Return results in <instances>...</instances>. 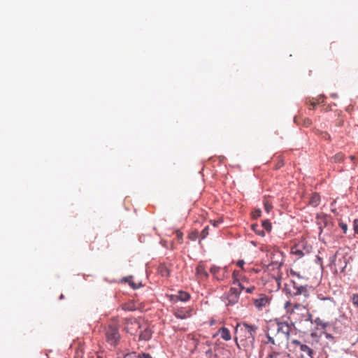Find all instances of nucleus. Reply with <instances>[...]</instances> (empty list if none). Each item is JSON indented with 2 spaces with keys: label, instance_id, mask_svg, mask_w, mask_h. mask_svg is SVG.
I'll use <instances>...</instances> for the list:
<instances>
[{
  "label": "nucleus",
  "instance_id": "9d476101",
  "mask_svg": "<svg viewBox=\"0 0 358 358\" xmlns=\"http://www.w3.org/2000/svg\"><path fill=\"white\" fill-rule=\"evenodd\" d=\"M196 277L198 281H203L208 279V273L203 264H199L196 268Z\"/></svg>",
  "mask_w": 358,
  "mask_h": 358
},
{
  "label": "nucleus",
  "instance_id": "de8ad7c7",
  "mask_svg": "<svg viewBox=\"0 0 358 358\" xmlns=\"http://www.w3.org/2000/svg\"><path fill=\"white\" fill-rule=\"evenodd\" d=\"M96 358H103V357L101 356H97Z\"/></svg>",
  "mask_w": 358,
  "mask_h": 358
},
{
  "label": "nucleus",
  "instance_id": "20e7f679",
  "mask_svg": "<svg viewBox=\"0 0 358 358\" xmlns=\"http://www.w3.org/2000/svg\"><path fill=\"white\" fill-rule=\"evenodd\" d=\"M119 329L120 326L116 322H111L105 328L106 341L113 347H115L120 340Z\"/></svg>",
  "mask_w": 358,
  "mask_h": 358
},
{
  "label": "nucleus",
  "instance_id": "37998d69",
  "mask_svg": "<svg viewBox=\"0 0 358 358\" xmlns=\"http://www.w3.org/2000/svg\"><path fill=\"white\" fill-rule=\"evenodd\" d=\"M338 126H342L343 124V120H339L338 122L336 123Z\"/></svg>",
  "mask_w": 358,
  "mask_h": 358
},
{
  "label": "nucleus",
  "instance_id": "c03bdc74",
  "mask_svg": "<svg viewBox=\"0 0 358 358\" xmlns=\"http://www.w3.org/2000/svg\"><path fill=\"white\" fill-rule=\"evenodd\" d=\"M350 158L352 161H354L355 159V157L354 155H351Z\"/></svg>",
  "mask_w": 358,
  "mask_h": 358
},
{
  "label": "nucleus",
  "instance_id": "c9c22d12",
  "mask_svg": "<svg viewBox=\"0 0 358 358\" xmlns=\"http://www.w3.org/2000/svg\"><path fill=\"white\" fill-rule=\"evenodd\" d=\"M236 265L238 266H239L242 271H244V265H245V262L244 260L243 259H240V260H238L237 262H236Z\"/></svg>",
  "mask_w": 358,
  "mask_h": 358
},
{
  "label": "nucleus",
  "instance_id": "39448f33",
  "mask_svg": "<svg viewBox=\"0 0 358 358\" xmlns=\"http://www.w3.org/2000/svg\"><path fill=\"white\" fill-rule=\"evenodd\" d=\"M292 343L295 346L296 351L300 352L301 358H313V350L306 344L302 343L298 340H293Z\"/></svg>",
  "mask_w": 358,
  "mask_h": 358
},
{
  "label": "nucleus",
  "instance_id": "7ed1b4c3",
  "mask_svg": "<svg viewBox=\"0 0 358 358\" xmlns=\"http://www.w3.org/2000/svg\"><path fill=\"white\" fill-rule=\"evenodd\" d=\"M257 327L250 325L247 323H238L234 332V339L238 346V341L244 342V345H252L255 341V336Z\"/></svg>",
  "mask_w": 358,
  "mask_h": 358
},
{
  "label": "nucleus",
  "instance_id": "1a4fd4ad",
  "mask_svg": "<svg viewBox=\"0 0 358 358\" xmlns=\"http://www.w3.org/2000/svg\"><path fill=\"white\" fill-rule=\"evenodd\" d=\"M141 327V331L139 335V340L149 341L152 338V331L146 322H143Z\"/></svg>",
  "mask_w": 358,
  "mask_h": 358
},
{
  "label": "nucleus",
  "instance_id": "a878e982",
  "mask_svg": "<svg viewBox=\"0 0 358 358\" xmlns=\"http://www.w3.org/2000/svg\"><path fill=\"white\" fill-rule=\"evenodd\" d=\"M324 101V96H320L316 101H310V104L313 106H316L320 103H322Z\"/></svg>",
  "mask_w": 358,
  "mask_h": 358
},
{
  "label": "nucleus",
  "instance_id": "393cba45",
  "mask_svg": "<svg viewBox=\"0 0 358 358\" xmlns=\"http://www.w3.org/2000/svg\"><path fill=\"white\" fill-rule=\"evenodd\" d=\"M264 209L267 213H269L273 208L272 204L266 199L264 200Z\"/></svg>",
  "mask_w": 358,
  "mask_h": 358
},
{
  "label": "nucleus",
  "instance_id": "473e14b6",
  "mask_svg": "<svg viewBox=\"0 0 358 358\" xmlns=\"http://www.w3.org/2000/svg\"><path fill=\"white\" fill-rule=\"evenodd\" d=\"M292 252L294 255H299L300 257L303 256V253L302 252L301 250H299L298 248H292Z\"/></svg>",
  "mask_w": 358,
  "mask_h": 358
},
{
  "label": "nucleus",
  "instance_id": "ddd939ff",
  "mask_svg": "<svg viewBox=\"0 0 358 358\" xmlns=\"http://www.w3.org/2000/svg\"><path fill=\"white\" fill-rule=\"evenodd\" d=\"M191 312L190 309L178 308L174 311V315L178 319L184 320L191 316Z\"/></svg>",
  "mask_w": 358,
  "mask_h": 358
},
{
  "label": "nucleus",
  "instance_id": "f03ea898",
  "mask_svg": "<svg viewBox=\"0 0 358 358\" xmlns=\"http://www.w3.org/2000/svg\"><path fill=\"white\" fill-rule=\"evenodd\" d=\"M266 344L276 347L286 344L289 337L291 327L287 322L277 320L270 321L267 324Z\"/></svg>",
  "mask_w": 358,
  "mask_h": 358
},
{
  "label": "nucleus",
  "instance_id": "4468645a",
  "mask_svg": "<svg viewBox=\"0 0 358 358\" xmlns=\"http://www.w3.org/2000/svg\"><path fill=\"white\" fill-rule=\"evenodd\" d=\"M317 224L320 226V234L323 231V227H326L328 225H331V222L329 220V219L326 217H317Z\"/></svg>",
  "mask_w": 358,
  "mask_h": 358
},
{
  "label": "nucleus",
  "instance_id": "2f4dec72",
  "mask_svg": "<svg viewBox=\"0 0 358 358\" xmlns=\"http://www.w3.org/2000/svg\"><path fill=\"white\" fill-rule=\"evenodd\" d=\"M122 308L124 310H134L135 309L134 304L131 303H125L122 306Z\"/></svg>",
  "mask_w": 358,
  "mask_h": 358
},
{
  "label": "nucleus",
  "instance_id": "f704fd0d",
  "mask_svg": "<svg viewBox=\"0 0 358 358\" xmlns=\"http://www.w3.org/2000/svg\"><path fill=\"white\" fill-rule=\"evenodd\" d=\"M312 124V121L309 118H305L303 120V125L306 127H308Z\"/></svg>",
  "mask_w": 358,
  "mask_h": 358
},
{
  "label": "nucleus",
  "instance_id": "bb28decb",
  "mask_svg": "<svg viewBox=\"0 0 358 358\" xmlns=\"http://www.w3.org/2000/svg\"><path fill=\"white\" fill-rule=\"evenodd\" d=\"M209 227L206 226L201 232L200 237L201 239L205 238L208 235Z\"/></svg>",
  "mask_w": 358,
  "mask_h": 358
},
{
  "label": "nucleus",
  "instance_id": "a19ab883",
  "mask_svg": "<svg viewBox=\"0 0 358 358\" xmlns=\"http://www.w3.org/2000/svg\"><path fill=\"white\" fill-rule=\"evenodd\" d=\"M261 215V210L259 209H257L256 210L255 212H254V214H253V216L255 217H259Z\"/></svg>",
  "mask_w": 358,
  "mask_h": 358
},
{
  "label": "nucleus",
  "instance_id": "7c9ffc66",
  "mask_svg": "<svg viewBox=\"0 0 358 358\" xmlns=\"http://www.w3.org/2000/svg\"><path fill=\"white\" fill-rule=\"evenodd\" d=\"M84 354V351L82 348H78L76 350L75 358H82Z\"/></svg>",
  "mask_w": 358,
  "mask_h": 358
},
{
  "label": "nucleus",
  "instance_id": "f257e3e1",
  "mask_svg": "<svg viewBox=\"0 0 358 358\" xmlns=\"http://www.w3.org/2000/svg\"><path fill=\"white\" fill-rule=\"evenodd\" d=\"M286 294L290 297V299L284 304V308L287 314L294 315L296 310L304 311L303 313V320L299 321L301 326L302 322L307 323L309 326L313 324V315L308 310V299L309 292L307 285H298L294 280H290L289 284L285 285Z\"/></svg>",
  "mask_w": 358,
  "mask_h": 358
},
{
  "label": "nucleus",
  "instance_id": "4be33fe9",
  "mask_svg": "<svg viewBox=\"0 0 358 358\" xmlns=\"http://www.w3.org/2000/svg\"><path fill=\"white\" fill-rule=\"evenodd\" d=\"M315 323L317 324V326L320 327L321 329H325L327 327H328L330 324L327 322H324L322 319L317 317L315 320Z\"/></svg>",
  "mask_w": 358,
  "mask_h": 358
},
{
  "label": "nucleus",
  "instance_id": "e433bc0d",
  "mask_svg": "<svg viewBox=\"0 0 358 358\" xmlns=\"http://www.w3.org/2000/svg\"><path fill=\"white\" fill-rule=\"evenodd\" d=\"M138 358H152V356L148 353H141L137 355Z\"/></svg>",
  "mask_w": 358,
  "mask_h": 358
},
{
  "label": "nucleus",
  "instance_id": "c85d7f7f",
  "mask_svg": "<svg viewBox=\"0 0 358 358\" xmlns=\"http://www.w3.org/2000/svg\"><path fill=\"white\" fill-rule=\"evenodd\" d=\"M176 237H177L178 243H182V241H183V238H182L183 234H182V232L181 231H180V230H176Z\"/></svg>",
  "mask_w": 358,
  "mask_h": 358
},
{
  "label": "nucleus",
  "instance_id": "2eb2a0df",
  "mask_svg": "<svg viewBox=\"0 0 358 358\" xmlns=\"http://www.w3.org/2000/svg\"><path fill=\"white\" fill-rule=\"evenodd\" d=\"M218 334H220V337L226 341H229L231 338L230 331L226 327H221L219 329Z\"/></svg>",
  "mask_w": 358,
  "mask_h": 358
},
{
  "label": "nucleus",
  "instance_id": "6e6552de",
  "mask_svg": "<svg viewBox=\"0 0 358 358\" xmlns=\"http://www.w3.org/2000/svg\"><path fill=\"white\" fill-rule=\"evenodd\" d=\"M233 283L237 284L240 289H245L244 282H248V278L240 271L235 270L232 273Z\"/></svg>",
  "mask_w": 358,
  "mask_h": 358
},
{
  "label": "nucleus",
  "instance_id": "9b49d317",
  "mask_svg": "<svg viewBox=\"0 0 358 358\" xmlns=\"http://www.w3.org/2000/svg\"><path fill=\"white\" fill-rule=\"evenodd\" d=\"M255 306L258 310H262L269 303V299L266 295H262L259 298L253 300Z\"/></svg>",
  "mask_w": 358,
  "mask_h": 358
},
{
  "label": "nucleus",
  "instance_id": "412c9836",
  "mask_svg": "<svg viewBox=\"0 0 358 358\" xmlns=\"http://www.w3.org/2000/svg\"><path fill=\"white\" fill-rule=\"evenodd\" d=\"M282 266V262H275L273 263H270L267 268H268V271H280V268Z\"/></svg>",
  "mask_w": 358,
  "mask_h": 358
},
{
  "label": "nucleus",
  "instance_id": "f3484780",
  "mask_svg": "<svg viewBox=\"0 0 358 358\" xmlns=\"http://www.w3.org/2000/svg\"><path fill=\"white\" fill-rule=\"evenodd\" d=\"M270 258L271 261V263H273L275 262L282 263V254L280 251L271 252Z\"/></svg>",
  "mask_w": 358,
  "mask_h": 358
},
{
  "label": "nucleus",
  "instance_id": "58836bf2",
  "mask_svg": "<svg viewBox=\"0 0 358 358\" xmlns=\"http://www.w3.org/2000/svg\"><path fill=\"white\" fill-rule=\"evenodd\" d=\"M245 289V292H246L247 293L251 294V293H252V292H254V290L255 289V286H250V287H247V288H245V289Z\"/></svg>",
  "mask_w": 358,
  "mask_h": 358
},
{
  "label": "nucleus",
  "instance_id": "a211bd4d",
  "mask_svg": "<svg viewBox=\"0 0 358 358\" xmlns=\"http://www.w3.org/2000/svg\"><path fill=\"white\" fill-rule=\"evenodd\" d=\"M320 196L318 194L315 193L312 195L310 199L309 203L314 207L317 206L320 204Z\"/></svg>",
  "mask_w": 358,
  "mask_h": 358
},
{
  "label": "nucleus",
  "instance_id": "4c0bfd02",
  "mask_svg": "<svg viewBox=\"0 0 358 358\" xmlns=\"http://www.w3.org/2000/svg\"><path fill=\"white\" fill-rule=\"evenodd\" d=\"M339 226L342 229L343 233L345 234L348 231V225L345 223L341 222Z\"/></svg>",
  "mask_w": 358,
  "mask_h": 358
},
{
  "label": "nucleus",
  "instance_id": "dca6fc26",
  "mask_svg": "<svg viewBox=\"0 0 358 358\" xmlns=\"http://www.w3.org/2000/svg\"><path fill=\"white\" fill-rule=\"evenodd\" d=\"M222 271V269L220 267H217L216 266H213L210 268V272L211 274L217 280H222L224 278V275H221L220 272Z\"/></svg>",
  "mask_w": 358,
  "mask_h": 358
},
{
  "label": "nucleus",
  "instance_id": "0eeeda50",
  "mask_svg": "<svg viewBox=\"0 0 358 358\" xmlns=\"http://www.w3.org/2000/svg\"><path fill=\"white\" fill-rule=\"evenodd\" d=\"M242 290L243 289H240V287H231L227 295V305H234L238 303Z\"/></svg>",
  "mask_w": 358,
  "mask_h": 358
},
{
  "label": "nucleus",
  "instance_id": "cd10ccee",
  "mask_svg": "<svg viewBox=\"0 0 358 358\" xmlns=\"http://www.w3.org/2000/svg\"><path fill=\"white\" fill-rule=\"evenodd\" d=\"M262 227L268 231L271 230V224L268 220H264L262 222Z\"/></svg>",
  "mask_w": 358,
  "mask_h": 358
},
{
  "label": "nucleus",
  "instance_id": "8fccbe9b",
  "mask_svg": "<svg viewBox=\"0 0 358 358\" xmlns=\"http://www.w3.org/2000/svg\"><path fill=\"white\" fill-rule=\"evenodd\" d=\"M357 190H358V185H357Z\"/></svg>",
  "mask_w": 358,
  "mask_h": 358
},
{
  "label": "nucleus",
  "instance_id": "aec40b11",
  "mask_svg": "<svg viewBox=\"0 0 358 358\" xmlns=\"http://www.w3.org/2000/svg\"><path fill=\"white\" fill-rule=\"evenodd\" d=\"M159 273L162 276L167 277L169 275L170 271L168 267L164 264H161L158 268Z\"/></svg>",
  "mask_w": 358,
  "mask_h": 358
},
{
  "label": "nucleus",
  "instance_id": "a18cd8bd",
  "mask_svg": "<svg viewBox=\"0 0 358 358\" xmlns=\"http://www.w3.org/2000/svg\"><path fill=\"white\" fill-rule=\"evenodd\" d=\"M299 119H298V118H295V119H294V121H295L297 124H299Z\"/></svg>",
  "mask_w": 358,
  "mask_h": 358
},
{
  "label": "nucleus",
  "instance_id": "6ab92c4d",
  "mask_svg": "<svg viewBox=\"0 0 358 358\" xmlns=\"http://www.w3.org/2000/svg\"><path fill=\"white\" fill-rule=\"evenodd\" d=\"M177 299L182 301H187L190 298V294L186 292L180 291L178 293V295L176 296Z\"/></svg>",
  "mask_w": 358,
  "mask_h": 358
},
{
  "label": "nucleus",
  "instance_id": "79ce46f5",
  "mask_svg": "<svg viewBox=\"0 0 358 358\" xmlns=\"http://www.w3.org/2000/svg\"><path fill=\"white\" fill-rule=\"evenodd\" d=\"M280 278H281L280 276H278V277L275 278L278 287H280Z\"/></svg>",
  "mask_w": 358,
  "mask_h": 358
},
{
  "label": "nucleus",
  "instance_id": "09e8293b",
  "mask_svg": "<svg viewBox=\"0 0 358 358\" xmlns=\"http://www.w3.org/2000/svg\"><path fill=\"white\" fill-rule=\"evenodd\" d=\"M60 299H63V294L60 296Z\"/></svg>",
  "mask_w": 358,
  "mask_h": 358
},
{
  "label": "nucleus",
  "instance_id": "b1692460",
  "mask_svg": "<svg viewBox=\"0 0 358 358\" xmlns=\"http://www.w3.org/2000/svg\"><path fill=\"white\" fill-rule=\"evenodd\" d=\"M344 159V155L342 152H338L333 157L334 162H340Z\"/></svg>",
  "mask_w": 358,
  "mask_h": 358
},
{
  "label": "nucleus",
  "instance_id": "423d86ee",
  "mask_svg": "<svg viewBox=\"0 0 358 358\" xmlns=\"http://www.w3.org/2000/svg\"><path fill=\"white\" fill-rule=\"evenodd\" d=\"M141 322L135 318H128L125 320V330L127 332L134 334L139 329H141Z\"/></svg>",
  "mask_w": 358,
  "mask_h": 358
},
{
  "label": "nucleus",
  "instance_id": "f8f14e48",
  "mask_svg": "<svg viewBox=\"0 0 358 358\" xmlns=\"http://www.w3.org/2000/svg\"><path fill=\"white\" fill-rule=\"evenodd\" d=\"M265 358H291L290 355L286 352H277L275 349L271 347V351Z\"/></svg>",
  "mask_w": 358,
  "mask_h": 358
},
{
  "label": "nucleus",
  "instance_id": "72a5a7b5",
  "mask_svg": "<svg viewBox=\"0 0 358 358\" xmlns=\"http://www.w3.org/2000/svg\"><path fill=\"white\" fill-rule=\"evenodd\" d=\"M352 301L358 308V294H355L352 296Z\"/></svg>",
  "mask_w": 358,
  "mask_h": 358
},
{
  "label": "nucleus",
  "instance_id": "ea45409f",
  "mask_svg": "<svg viewBox=\"0 0 358 358\" xmlns=\"http://www.w3.org/2000/svg\"><path fill=\"white\" fill-rule=\"evenodd\" d=\"M354 230L356 234H358V219L354 221Z\"/></svg>",
  "mask_w": 358,
  "mask_h": 358
},
{
  "label": "nucleus",
  "instance_id": "c756f323",
  "mask_svg": "<svg viewBox=\"0 0 358 358\" xmlns=\"http://www.w3.org/2000/svg\"><path fill=\"white\" fill-rule=\"evenodd\" d=\"M199 232L197 231H192L188 235V238L192 241H195L198 238Z\"/></svg>",
  "mask_w": 358,
  "mask_h": 358
},
{
  "label": "nucleus",
  "instance_id": "49530a36",
  "mask_svg": "<svg viewBox=\"0 0 358 358\" xmlns=\"http://www.w3.org/2000/svg\"><path fill=\"white\" fill-rule=\"evenodd\" d=\"M131 287H132L133 288H134V289H135V288H136V286H134V284H131Z\"/></svg>",
  "mask_w": 358,
  "mask_h": 358
},
{
  "label": "nucleus",
  "instance_id": "5701e85b",
  "mask_svg": "<svg viewBox=\"0 0 358 358\" xmlns=\"http://www.w3.org/2000/svg\"><path fill=\"white\" fill-rule=\"evenodd\" d=\"M252 227V229L258 235L261 236H265V232L264 230H261L259 229V227L257 224H254L251 226Z\"/></svg>",
  "mask_w": 358,
  "mask_h": 358
}]
</instances>
